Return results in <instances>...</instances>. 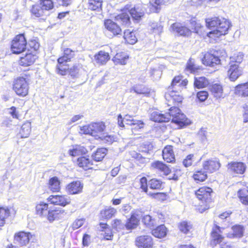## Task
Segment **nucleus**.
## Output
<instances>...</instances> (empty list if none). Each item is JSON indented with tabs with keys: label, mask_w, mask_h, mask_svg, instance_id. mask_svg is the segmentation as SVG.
<instances>
[{
	"label": "nucleus",
	"mask_w": 248,
	"mask_h": 248,
	"mask_svg": "<svg viewBox=\"0 0 248 248\" xmlns=\"http://www.w3.org/2000/svg\"><path fill=\"white\" fill-rule=\"evenodd\" d=\"M221 164L218 159L210 158L202 162V167L208 174L216 173L219 171Z\"/></svg>",
	"instance_id": "ddd939ff"
},
{
	"label": "nucleus",
	"mask_w": 248,
	"mask_h": 248,
	"mask_svg": "<svg viewBox=\"0 0 248 248\" xmlns=\"http://www.w3.org/2000/svg\"><path fill=\"white\" fill-rule=\"evenodd\" d=\"M75 56V52L69 48H65L62 50V55L58 59L67 62H70Z\"/></svg>",
	"instance_id": "49530a36"
},
{
	"label": "nucleus",
	"mask_w": 248,
	"mask_h": 248,
	"mask_svg": "<svg viewBox=\"0 0 248 248\" xmlns=\"http://www.w3.org/2000/svg\"><path fill=\"white\" fill-rule=\"evenodd\" d=\"M200 68L195 65L191 59H189L186 64V70L189 71L191 73H195L199 70Z\"/></svg>",
	"instance_id": "69168bd1"
},
{
	"label": "nucleus",
	"mask_w": 248,
	"mask_h": 248,
	"mask_svg": "<svg viewBox=\"0 0 248 248\" xmlns=\"http://www.w3.org/2000/svg\"><path fill=\"white\" fill-rule=\"evenodd\" d=\"M88 151L87 149L79 145L73 146L72 148L68 150V154L72 157L77 156H82L87 154Z\"/></svg>",
	"instance_id": "2f4dec72"
},
{
	"label": "nucleus",
	"mask_w": 248,
	"mask_h": 248,
	"mask_svg": "<svg viewBox=\"0 0 248 248\" xmlns=\"http://www.w3.org/2000/svg\"><path fill=\"white\" fill-rule=\"evenodd\" d=\"M194 161V155H187L183 161V164L185 167H189L192 165Z\"/></svg>",
	"instance_id": "338daca9"
},
{
	"label": "nucleus",
	"mask_w": 248,
	"mask_h": 248,
	"mask_svg": "<svg viewBox=\"0 0 248 248\" xmlns=\"http://www.w3.org/2000/svg\"><path fill=\"white\" fill-rule=\"evenodd\" d=\"M179 107L170 106L167 113V115L169 121L175 124L178 129H181L189 125L191 122Z\"/></svg>",
	"instance_id": "20e7f679"
},
{
	"label": "nucleus",
	"mask_w": 248,
	"mask_h": 248,
	"mask_svg": "<svg viewBox=\"0 0 248 248\" xmlns=\"http://www.w3.org/2000/svg\"><path fill=\"white\" fill-rule=\"evenodd\" d=\"M150 169L163 176H168L171 172L170 166L160 160H155L152 162L150 164Z\"/></svg>",
	"instance_id": "dca6fc26"
},
{
	"label": "nucleus",
	"mask_w": 248,
	"mask_h": 248,
	"mask_svg": "<svg viewBox=\"0 0 248 248\" xmlns=\"http://www.w3.org/2000/svg\"><path fill=\"white\" fill-rule=\"evenodd\" d=\"M47 202L51 204L64 207L71 203V199L64 194L51 195L47 198Z\"/></svg>",
	"instance_id": "9b49d317"
},
{
	"label": "nucleus",
	"mask_w": 248,
	"mask_h": 248,
	"mask_svg": "<svg viewBox=\"0 0 248 248\" xmlns=\"http://www.w3.org/2000/svg\"><path fill=\"white\" fill-rule=\"evenodd\" d=\"M150 119L157 123H165L169 122L167 114H163L157 111H154L151 114Z\"/></svg>",
	"instance_id": "79ce46f5"
},
{
	"label": "nucleus",
	"mask_w": 248,
	"mask_h": 248,
	"mask_svg": "<svg viewBox=\"0 0 248 248\" xmlns=\"http://www.w3.org/2000/svg\"><path fill=\"white\" fill-rule=\"evenodd\" d=\"M104 26L105 29L111 33L113 37L121 35L122 29L120 25L111 19H105L104 21Z\"/></svg>",
	"instance_id": "6ab92c4d"
},
{
	"label": "nucleus",
	"mask_w": 248,
	"mask_h": 248,
	"mask_svg": "<svg viewBox=\"0 0 248 248\" xmlns=\"http://www.w3.org/2000/svg\"><path fill=\"white\" fill-rule=\"evenodd\" d=\"M234 93L235 95L242 97L248 96V82L237 85L234 87Z\"/></svg>",
	"instance_id": "e433bc0d"
},
{
	"label": "nucleus",
	"mask_w": 248,
	"mask_h": 248,
	"mask_svg": "<svg viewBox=\"0 0 248 248\" xmlns=\"http://www.w3.org/2000/svg\"><path fill=\"white\" fill-rule=\"evenodd\" d=\"M165 3V0H151L149 3V13L159 12L161 9V7Z\"/></svg>",
	"instance_id": "4c0bfd02"
},
{
	"label": "nucleus",
	"mask_w": 248,
	"mask_h": 248,
	"mask_svg": "<svg viewBox=\"0 0 248 248\" xmlns=\"http://www.w3.org/2000/svg\"><path fill=\"white\" fill-rule=\"evenodd\" d=\"M128 12V5H127L121 10V13L115 17V19L120 21L122 26L125 27L129 26L131 24V20Z\"/></svg>",
	"instance_id": "a878e982"
},
{
	"label": "nucleus",
	"mask_w": 248,
	"mask_h": 248,
	"mask_svg": "<svg viewBox=\"0 0 248 248\" xmlns=\"http://www.w3.org/2000/svg\"><path fill=\"white\" fill-rule=\"evenodd\" d=\"M75 163L78 167L84 170H93L94 168L93 160L88 155L78 157Z\"/></svg>",
	"instance_id": "4be33fe9"
},
{
	"label": "nucleus",
	"mask_w": 248,
	"mask_h": 248,
	"mask_svg": "<svg viewBox=\"0 0 248 248\" xmlns=\"http://www.w3.org/2000/svg\"><path fill=\"white\" fill-rule=\"evenodd\" d=\"M27 45L25 33H20L16 35L12 39L10 44V49L12 54L19 55L27 50Z\"/></svg>",
	"instance_id": "0eeeda50"
},
{
	"label": "nucleus",
	"mask_w": 248,
	"mask_h": 248,
	"mask_svg": "<svg viewBox=\"0 0 248 248\" xmlns=\"http://www.w3.org/2000/svg\"><path fill=\"white\" fill-rule=\"evenodd\" d=\"M221 228L217 224H214L210 233V240L209 246L214 248L217 245L220 248H234L228 241H224V236L221 233Z\"/></svg>",
	"instance_id": "423d86ee"
},
{
	"label": "nucleus",
	"mask_w": 248,
	"mask_h": 248,
	"mask_svg": "<svg viewBox=\"0 0 248 248\" xmlns=\"http://www.w3.org/2000/svg\"><path fill=\"white\" fill-rule=\"evenodd\" d=\"M34 213L37 217L46 218L49 223L62 219L66 214L65 210L61 208H50L48 203L44 201L36 203Z\"/></svg>",
	"instance_id": "f257e3e1"
},
{
	"label": "nucleus",
	"mask_w": 248,
	"mask_h": 248,
	"mask_svg": "<svg viewBox=\"0 0 248 248\" xmlns=\"http://www.w3.org/2000/svg\"><path fill=\"white\" fill-rule=\"evenodd\" d=\"M140 188L142 192L145 193L147 196L150 192H149V185L147 178L143 176L139 180Z\"/></svg>",
	"instance_id": "052dcab7"
},
{
	"label": "nucleus",
	"mask_w": 248,
	"mask_h": 248,
	"mask_svg": "<svg viewBox=\"0 0 248 248\" xmlns=\"http://www.w3.org/2000/svg\"><path fill=\"white\" fill-rule=\"evenodd\" d=\"M232 233L229 234L227 237L231 238H240L243 235V227L240 225H235L232 227Z\"/></svg>",
	"instance_id": "8fccbe9b"
},
{
	"label": "nucleus",
	"mask_w": 248,
	"mask_h": 248,
	"mask_svg": "<svg viewBox=\"0 0 248 248\" xmlns=\"http://www.w3.org/2000/svg\"><path fill=\"white\" fill-rule=\"evenodd\" d=\"M83 185L79 181H74L68 184L66 186V191L70 195L80 193L82 191Z\"/></svg>",
	"instance_id": "c756f323"
},
{
	"label": "nucleus",
	"mask_w": 248,
	"mask_h": 248,
	"mask_svg": "<svg viewBox=\"0 0 248 248\" xmlns=\"http://www.w3.org/2000/svg\"><path fill=\"white\" fill-rule=\"evenodd\" d=\"M135 245L138 248H154V239L150 235H140L136 237Z\"/></svg>",
	"instance_id": "4468645a"
},
{
	"label": "nucleus",
	"mask_w": 248,
	"mask_h": 248,
	"mask_svg": "<svg viewBox=\"0 0 248 248\" xmlns=\"http://www.w3.org/2000/svg\"><path fill=\"white\" fill-rule=\"evenodd\" d=\"M140 224V217L139 215L136 212H132L130 214L124 224L125 229L131 232L132 230L136 229Z\"/></svg>",
	"instance_id": "aec40b11"
},
{
	"label": "nucleus",
	"mask_w": 248,
	"mask_h": 248,
	"mask_svg": "<svg viewBox=\"0 0 248 248\" xmlns=\"http://www.w3.org/2000/svg\"><path fill=\"white\" fill-rule=\"evenodd\" d=\"M230 27L231 23L230 21L224 18H221L219 23L215 31L217 33V31L220 32V34L224 35L228 33Z\"/></svg>",
	"instance_id": "c9c22d12"
},
{
	"label": "nucleus",
	"mask_w": 248,
	"mask_h": 248,
	"mask_svg": "<svg viewBox=\"0 0 248 248\" xmlns=\"http://www.w3.org/2000/svg\"><path fill=\"white\" fill-rule=\"evenodd\" d=\"M177 228L181 233L187 234L191 232L193 226L191 221L182 220L177 224Z\"/></svg>",
	"instance_id": "f704fd0d"
},
{
	"label": "nucleus",
	"mask_w": 248,
	"mask_h": 248,
	"mask_svg": "<svg viewBox=\"0 0 248 248\" xmlns=\"http://www.w3.org/2000/svg\"><path fill=\"white\" fill-rule=\"evenodd\" d=\"M32 237V235L30 232L23 231L16 232L14 235V243L20 247L27 246Z\"/></svg>",
	"instance_id": "f8f14e48"
},
{
	"label": "nucleus",
	"mask_w": 248,
	"mask_h": 248,
	"mask_svg": "<svg viewBox=\"0 0 248 248\" xmlns=\"http://www.w3.org/2000/svg\"><path fill=\"white\" fill-rule=\"evenodd\" d=\"M190 28L193 32L196 33H200L202 31L203 26L200 22L196 17L192 16L189 20Z\"/></svg>",
	"instance_id": "37998d69"
},
{
	"label": "nucleus",
	"mask_w": 248,
	"mask_h": 248,
	"mask_svg": "<svg viewBox=\"0 0 248 248\" xmlns=\"http://www.w3.org/2000/svg\"><path fill=\"white\" fill-rule=\"evenodd\" d=\"M31 123L28 121L25 122L21 125L19 134L22 138L28 137L31 132Z\"/></svg>",
	"instance_id": "09e8293b"
},
{
	"label": "nucleus",
	"mask_w": 248,
	"mask_h": 248,
	"mask_svg": "<svg viewBox=\"0 0 248 248\" xmlns=\"http://www.w3.org/2000/svg\"><path fill=\"white\" fill-rule=\"evenodd\" d=\"M167 232L168 229L164 224L157 226L151 231L152 234L157 238L165 237L167 235Z\"/></svg>",
	"instance_id": "58836bf2"
},
{
	"label": "nucleus",
	"mask_w": 248,
	"mask_h": 248,
	"mask_svg": "<svg viewBox=\"0 0 248 248\" xmlns=\"http://www.w3.org/2000/svg\"><path fill=\"white\" fill-rule=\"evenodd\" d=\"M68 62L57 59V64L56 66V73L61 76L70 75L74 78L78 73L79 64H74L72 66L68 63Z\"/></svg>",
	"instance_id": "1a4fd4ad"
},
{
	"label": "nucleus",
	"mask_w": 248,
	"mask_h": 248,
	"mask_svg": "<svg viewBox=\"0 0 248 248\" xmlns=\"http://www.w3.org/2000/svg\"><path fill=\"white\" fill-rule=\"evenodd\" d=\"M84 218L76 219L73 221V222L71 224V227L73 230H77L81 227L84 224Z\"/></svg>",
	"instance_id": "774afa93"
},
{
	"label": "nucleus",
	"mask_w": 248,
	"mask_h": 248,
	"mask_svg": "<svg viewBox=\"0 0 248 248\" xmlns=\"http://www.w3.org/2000/svg\"><path fill=\"white\" fill-rule=\"evenodd\" d=\"M108 153V150L106 148H98L92 154V159L96 162H100L103 160Z\"/></svg>",
	"instance_id": "a19ab883"
},
{
	"label": "nucleus",
	"mask_w": 248,
	"mask_h": 248,
	"mask_svg": "<svg viewBox=\"0 0 248 248\" xmlns=\"http://www.w3.org/2000/svg\"><path fill=\"white\" fill-rule=\"evenodd\" d=\"M142 221L144 225L149 228H152L155 224V219L149 215H144L142 218Z\"/></svg>",
	"instance_id": "e2e57ef3"
},
{
	"label": "nucleus",
	"mask_w": 248,
	"mask_h": 248,
	"mask_svg": "<svg viewBox=\"0 0 248 248\" xmlns=\"http://www.w3.org/2000/svg\"><path fill=\"white\" fill-rule=\"evenodd\" d=\"M162 156L163 159L166 163H175L176 159L173 147L171 145L165 146L162 151Z\"/></svg>",
	"instance_id": "5701e85b"
},
{
	"label": "nucleus",
	"mask_w": 248,
	"mask_h": 248,
	"mask_svg": "<svg viewBox=\"0 0 248 248\" xmlns=\"http://www.w3.org/2000/svg\"><path fill=\"white\" fill-rule=\"evenodd\" d=\"M124 38L127 44L133 45L137 41L135 33L130 30H126L124 32Z\"/></svg>",
	"instance_id": "de8ad7c7"
},
{
	"label": "nucleus",
	"mask_w": 248,
	"mask_h": 248,
	"mask_svg": "<svg viewBox=\"0 0 248 248\" xmlns=\"http://www.w3.org/2000/svg\"><path fill=\"white\" fill-rule=\"evenodd\" d=\"M133 123H129V125L132 126L131 130L133 133L136 132L144 128L145 124L143 121L140 120H136V121H133Z\"/></svg>",
	"instance_id": "680f3d73"
},
{
	"label": "nucleus",
	"mask_w": 248,
	"mask_h": 248,
	"mask_svg": "<svg viewBox=\"0 0 248 248\" xmlns=\"http://www.w3.org/2000/svg\"><path fill=\"white\" fill-rule=\"evenodd\" d=\"M227 75L231 81H236L243 74V69L240 64L243 62V55L240 53L230 57Z\"/></svg>",
	"instance_id": "7ed1b4c3"
},
{
	"label": "nucleus",
	"mask_w": 248,
	"mask_h": 248,
	"mask_svg": "<svg viewBox=\"0 0 248 248\" xmlns=\"http://www.w3.org/2000/svg\"><path fill=\"white\" fill-rule=\"evenodd\" d=\"M171 29L180 36L187 37L192 33L191 30L187 27L182 25L181 23L175 22L171 25Z\"/></svg>",
	"instance_id": "bb28decb"
},
{
	"label": "nucleus",
	"mask_w": 248,
	"mask_h": 248,
	"mask_svg": "<svg viewBox=\"0 0 248 248\" xmlns=\"http://www.w3.org/2000/svg\"><path fill=\"white\" fill-rule=\"evenodd\" d=\"M29 74L15 78L12 82V89L15 94L20 97H25L30 93Z\"/></svg>",
	"instance_id": "39448f33"
},
{
	"label": "nucleus",
	"mask_w": 248,
	"mask_h": 248,
	"mask_svg": "<svg viewBox=\"0 0 248 248\" xmlns=\"http://www.w3.org/2000/svg\"><path fill=\"white\" fill-rule=\"evenodd\" d=\"M117 213V210L111 206L106 207L99 213L100 220H108L114 217Z\"/></svg>",
	"instance_id": "7c9ffc66"
},
{
	"label": "nucleus",
	"mask_w": 248,
	"mask_h": 248,
	"mask_svg": "<svg viewBox=\"0 0 248 248\" xmlns=\"http://www.w3.org/2000/svg\"><path fill=\"white\" fill-rule=\"evenodd\" d=\"M39 4L45 11H49L54 8V3L52 0H39Z\"/></svg>",
	"instance_id": "0e129e2a"
},
{
	"label": "nucleus",
	"mask_w": 248,
	"mask_h": 248,
	"mask_svg": "<svg viewBox=\"0 0 248 248\" xmlns=\"http://www.w3.org/2000/svg\"><path fill=\"white\" fill-rule=\"evenodd\" d=\"M237 196L241 203L245 205H248V188H243L237 192Z\"/></svg>",
	"instance_id": "864d4df0"
},
{
	"label": "nucleus",
	"mask_w": 248,
	"mask_h": 248,
	"mask_svg": "<svg viewBox=\"0 0 248 248\" xmlns=\"http://www.w3.org/2000/svg\"><path fill=\"white\" fill-rule=\"evenodd\" d=\"M164 97L168 106H180L184 100L183 96L178 91L170 87H167Z\"/></svg>",
	"instance_id": "9d476101"
},
{
	"label": "nucleus",
	"mask_w": 248,
	"mask_h": 248,
	"mask_svg": "<svg viewBox=\"0 0 248 248\" xmlns=\"http://www.w3.org/2000/svg\"><path fill=\"white\" fill-rule=\"evenodd\" d=\"M30 12L31 16L35 17H41L45 15L44 10L41 6L38 4L33 5L30 9Z\"/></svg>",
	"instance_id": "5fc2aeb1"
},
{
	"label": "nucleus",
	"mask_w": 248,
	"mask_h": 248,
	"mask_svg": "<svg viewBox=\"0 0 248 248\" xmlns=\"http://www.w3.org/2000/svg\"><path fill=\"white\" fill-rule=\"evenodd\" d=\"M38 56L36 53L27 51L25 54L19 57L18 60V64L22 67H28L33 65Z\"/></svg>",
	"instance_id": "a211bd4d"
},
{
	"label": "nucleus",
	"mask_w": 248,
	"mask_h": 248,
	"mask_svg": "<svg viewBox=\"0 0 248 248\" xmlns=\"http://www.w3.org/2000/svg\"><path fill=\"white\" fill-rule=\"evenodd\" d=\"M209 90L215 97L218 98L223 96V88L222 85L220 83L212 84L210 86Z\"/></svg>",
	"instance_id": "ea45409f"
},
{
	"label": "nucleus",
	"mask_w": 248,
	"mask_h": 248,
	"mask_svg": "<svg viewBox=\"0 0 248 248\" xmlns=\"http://www.w3.org/2000/svg\"><path fill=\"white\" fill-rule=\"evenodd\" d=\"M94 60L97 64L104 65L110 60V56L108 52L100 50L94 55Z\"/></svg>",
	"instance_id": "473e14b6"
},
{
	"label": "nucleus",
	"mask_w": 248,
	"mask_h": 248,
	"mask_svg": "<svg viewBox=\"0 0 248 248\" xmlns=\"http://www.w3.org/2000/svg\"><path fill=\"white\" fill-rule=\"evenodd\" d=\"M106 125L104 122H92L82 126L80 130L83 134L90 135L98 140L105 132Z\"/></svg>",
	"instance_id": "6e6552de"
},
{
	"label": "nucleus",
	"mask_w": 248,
	"mask_h": 248,
	"mask_svg": "<svg viewBox=\"0 0 248 248\" xmlns=\"http://www.w3.org/2000/svg\"><path fill=\"white\" fill-rule=\"evenodd\" d=\"M188 83V80L182 75L175 76L172 79L170 85L168 86L172 89L178 87L179 90L186 89Z\"/></svg>",
	"instance_id": "412c9836"
},
{
	"label": "nucleus",
	"mask_w": 248,
	"mask_h": 248,
	"mask_svg": "<svg viewBox=\"0 0 248 248\" xmlns=\"http://www.w3.org/2000/svg\"><path fill=\"white\" fill-rule=\"evenodd\" d=\"M164 182L156 178H153L148 181L149 188L151 190H160L163 189Z\"/></svg>",
	"instance_id": "c03bdc74"
},
{
	"label": "nucleus",
	"mask_w": 248,
	"mask_h": 248,
	"mask_svg": "<svg viewBox=\"0 0 248 248\" xmlns=\"http://www.w3.org/2000/svg\"><path fill=\"white\" fill-rule=\"evenodd\" d=\"M11 208L6 206H0V227L5 224L6 220L10 216Z\"/></svg>",
	"instance_id": "a18cd8bd"
},
{
	"label": "nucleus",
	"mask_w": 248,
	"mask_h": 248,
	"mask_svg": "<svg viewBox=\"0 0 248 248\" xmlns=\"http://www.w3.org/2000/svg\"><path fill=\"white\" fill-rule=\"evenodd\" d=\"M209 84L208 79L204 77L195 78L194 86L197 89H202L207 87Z\"/></svg>",
	"instance_id": "3c124183"
},
{
	"label": "nucleus",
	"mask_w": 248,
	"mask_h": 248,
	"mask_svg": "<svg viewBox=\"0 0 248 248\" xmlns=\"http://www.w3.org/2000/svg\"><path fill=\"white\" fill-rule=\"evenodd\" d=\"M148 196L159 202L165 201L169 198L168 194L166 192H150Z\"/></svg>",
	"instance_id": "13d9d810"
},
{
	"label": "nucleus",
	"mask_w": 248,
	"mask_h": 248,
	"mask_svg": "<svg viewBox=\"0 0 248 248\" xmlns=\"http://www.w3.org/2000/svg\"><path fill=\"white\" fill-rule=\"evenodd\" d=\"M102 0H88V8L91 11H99L101 10Z\"/></svg>",
	"instance_id": "4d7b16f0"
},
{
	"label": "nucleus",
	"mask_w": 248,
	"mask_h": 248,
	"mask_svg": "<svg viewBox=\"0 0 248 248\" xmlns=\"http://www.w3.org/2000/svg\"><path fill=\"white\" fill-rule=\"evenodd\" d=\"M99 230L101 232V235L103 239L106 240H112L113 238V232L112 228L106 222H100L99 223Z\"/></svg>",
	"instance_id": "cd10ccee"
},
{
	"label": "nucleus",
	"mask_w": 248,
	"mask_h": 248,
	"mask_svg": "<svg viewBox=\"0 0 248 248\" xmlns=\"http://www.w3.org/2000/svg\"><path fill=\"white\" fill-rule=\"evenodd\" d=\"M191 178L196 184H201L208 179V174L202 167L193 171Z\"/></svg>",
	"instance_id": "b1692460"
},
{
	"label": "nucleus",
	"mask_w": 248,
	"mask_h": 248,
	"mask_svg": "<svg viewBox=\"0 0 248 248\" xmlns=\"http://www.w3.org/2000/svg\"><path fill=\"white\" fill-rule=\"evenodd\" d=\"M220 19L218 16H214L205 19V25L207 28L212 29L216 28L217 29L218 25Z\"/></svg>",
	"instance_id": "6e6d98bb"
},
{
	"label": "nucleus",
	"mask_w": 248,
	"mask_h": 248,
	"mask_svg": "<svg viewBox=\"0 0 248 248\" xmlns=\"http://www.w3.org/2000/svg\"><path fill=\"white\" fill-rule=\"evenodd\" d=\"M117 137L112 134H105L104 132L98 140H100L106 144H111L116 141Z\"/></svg>",
	"instance_id": "bf43d9fd"
},
{
	"label": "nucleus",
	"mask_w": 248,
	"mask_h": 248,
	"mask_svg": "<svg viewBox=\"0 0 248 248\" xmlns=\"http://www.w3.org/2000/svg\"><path fill=\"white\" fill-rule=\"evenodd\" d=\"M227 170L234 175H242L246 170L247 166L245 163L239 161H231L227 165Z\"/></svg>",
	"instance_id": "f3484780"
},
{
	"label": "nucleus",
	"mask_w": 248,
	"mask_h": 248,
	"mask_svg": "<svg viewBox=\"0 0 248 248\" xmlns=\"http://www.w3.org/2000/svg\"><path fill=\"white\" fill-rule=\"evenodd\" d=\"M47 186L51 192L59 193L62 189L61 180L57 176H53L48 179Z\"/></svg>",
	"instance_id": "393cba45"
},
{
	"label": "nucleus",
	"mask_w": 248,
	"mask_h": 248,
	"mask_svg": "<svg viewBox=\"0 0 248 248\" xmlns=\"http://www.w3.org/2000/svg\"><path fill=\"white\" fill-rule=\"evenodd\" d=\"M128 13L133 20L137 21H140L145 16L144 10L139 6H134L130 8V6L128 5Z\"/></svg>",
	"instance_id": "c85d7f7f"
},
{
	"label": "nucleus",
	"mask_w": 248,
	"mask_h": 248,
	"mask_svg": "<svg viewBox=\"0 0 248 248\" xmlns=\"http://www.w3.org/2000/svg\"><path fill=\"white\" fill-rule=\"evenodd\" d=\"M217 51L211 50L205 53L202 59V63L206 65L214 66L220 63V60L217 55Z\"/></svg>",
	"instance_id": "2eb2a0df"
},
{
	"label": "nucleus",
	"mask_w": 248,
	"mask_h": 248,
	"mask_svg": "<svg viewBox=\"0 0 248 248\" xmlns=\"http://www.w3.org/2000/svg\"><path fill=\"white\" fill-rule=\"evenodd\" d=\"M27 46L28 47V51L36 53L37 54V52L40 46L38 39L36 38L31 39L28 42L27 41Z\"/></svg>",
	"instance_id": "603ef678"
},
{
	"label": "nucleus",
	"mask_w": 248,
	"mask_h": 248,
	"mask_svg": "<svg viewBox=\"0 0 248 248\" xmlns=\"http://www.w3.org/2000/svg\"><path fill=\"white\" fill-rule=\"evenodd\" d=\"M129 57L123 52H117L113 57L112 60L115 65H125Z\"/></svg>",
	"instance_id": "72a5a7b5"
},
{
	"label": "nucleus",
	"mask_w": 248,
	"mask_h": 248,
	"mask_svg": "<svg viewBox=\"0 0 248 248\" xmlns=\"http://www.w3.org/2000/svg\"><path fill=\"white\" fill-rule=\"evenodd\" d=\"M213 193V189L207 186H201L194 191V194L196 198L201 202L196 206V210L198 212L202 213L212 207V204L214 202L212 197Z\"/></svg>",
	"instance_id": "f03ea898"
}]
</instances>
